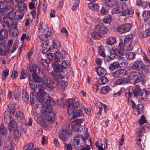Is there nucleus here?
Returning <instances> with one entry per match:
<instances>
[{
	"instance_id": "1",
	"label": "nucleus",
	"mask_w": 150,
	"mask_h": 150,
	"mask_svg": "<svg viewBox=\"0 0 150 150\" xmlns=\"http://www.w3.org/2000/svg\"><path fill=\"white\" fill-rule=\"evenodd\" d=\"M32 78L35 82L39 83L38 86L45 84L48 88H55L56 86L59 85H62L63 86V83L64 82L60 81L59 79L57 78H55L53 80H50V78L46 76H43L42 78H41L37 76L36 74H35Z\"/></svg>"
},
{
	"instance_id": "2",
	"label": "nucleus",
	"mask_w": 150,
	"mask_h": 150,
	"mask_svg": "<svg viewBox=\"0 0 150 150\" xmlns=\"http://www.w3.org/2000/svg\"><path fill=\"white\" fill-rule=\"evenodd\" d=\"M44 84L38 86L39 88L37 96V100L39 103H42V106L46 104L54 105L55 103L52 98L48 96L45 99L46 92L44 90L46 88Z\"/></svg>"
},
{
	"instance_id": "3",
	"label": "nucleus",
	"mask_w": 150,
	"mask_h": 150,
	"mask_svg": "<svg viewBox=\"0 0 150 150\" xmlns=\"http://www.w3.org/2000/svg\"><path fill=\"white\" fill-rule=\"evenodd\" d=\"M131 68L133 70L138 71L141 75L150 72V65L147 64L146 66L144 62L141 61H135L132 65Z\"/></svg>"
},
{
	"instance_id": "4",
	"label": "nucleus",
	"mask_w": 150,
	"mask_h": 150,
	"mask_svg": "<svg viewBox=\"0 0 150 150\" xmlns=\"http://www.w3.org/2000/svg\"><path fill=\"white\" fill-rule=\"evenodd\" d=\"M52 105L47 104L42 105L40 110L42 117L49 121H52L55 119V114L50 106Z\"/></svg>"
},
{
	"instance_id": "5",
	"label": "nucleus",
	"mask_w": 150,
	"mask_h": 150,
	"mask_svg": "<svg viewBox=\"0 0 150 150\" xmlns=\"http://www.w3.org/2000/svg\"><path fill=\"white\" fill-rule=\"evenodd\" d=\"M71 143L74 148H81L85 146V140L82 135H77L74 137Z\"/></svg>"
},
{
	"instance_id": "6",
	"label": "nucleus",
	"mask_w": 150,
	"mask_h": 150,
	"mask_svg": "<svg viewBox=\"0 0 150 150\" xmlns=\"http://www.w3.org/2000/svg\"><path fill=\"white\" fill-rule=\"evenodd\" d=\"M73 99H70L68 100L66 105L67 106V112L69 115L71 114L75 109L78 108L79 105L78 101L74 102Z\"/></svg>"
},
{
	"instance_id": "7",
	"label": "nucleus",
	"mask_w": 150,
	"mask_h": 150,
	"mask_svg": "<svg viewBox=\"0 0 150 150\" xmlns=\"http://www.w3.org/2000/svg\"><path fill=\"white\" fill-rule=\"evenodd\" d=\"M7 13V16L4 17L1 20V22L4 28H7L9 29V28L14 25V21L13 19L9 16L11 13Z\"/></svg>"
},
{
	"instance_id": "8",
	"label": "nucleus",
	"mask_w": 150,
	"mask_h": 150,
	"mask_svg": "<svg viewBox=\"0 0 150 150\" xmlns=\"http://www.w3.org/2000/svg\"><path fill=\"white\" fill-rule=\"evenodd\" d=\"M40 70L38 65L36 64H29L27 67L26 73L27 74L30 76H33L35 74H39L40 73Z\"/></svg>"
},
{
	"instance_id": "9",
	"label": "nucleus",
	"mask_w": 150,
	"mask_h": 150,
	"mask_svg": "<svg viewBox=\"0 0 150 150\" xmlns=\"http://www.w3.org/2000/svg\"><path fill=\"white\" fill-rule=\"evenodd\" d=\"M131 27V24L126 23L119 25L117 28V30L121 33H124L129 31Z\"/></svg>"
},
{
	"instance_id": "10",
	"label": "nucleus",
	"mask_w": 150,
	"mask_h": 150,
	"mask_svg": "<svg viewBox=\"0 0 150 150\" xmlns=\"http://www.w3.org/2000/svg\"><path fill=\"white\" fill-rule=\"evenodd\" d=\"M125 4L120 3L117 6L113 8L112 11V14H118L123 11L125 7Z\"/></svg>"
},
{
	"instance_id": "11",
	"label": "nucleus",
	"mask_w": 150,
	"mask_h": 150,
	"mask_svg": "<svg viewBox=\"0 0 150 150\" xmlns=\"http://www.w3.org/2000/svg\"><path fill=\"white\" fill-rule=\"evenodd\" d=\"M143 130L140 129L137 132V137L136 142L138 146L142 149H143L144 146L143 144L141 143V139Z\"/></svg>"
},
{
	"instance_id": "12",
	"label": "nucleus",
	"mask_w": 150,
	"mask_h": 150,
	"mask_svg": "<svg viewBox=\"0 0 150 150\" xmlns=\"http://www.w3.org/2000/svg\"><path fill=\"white\" fill-rule=\"evenodd\" d=\"M0 8L1 11L5 14H6V11L7 13H11V11L12 10L11 8L10 7H7L5 2L0 1Z\"/></svg>"
},
{
	"instance_id": "13",
	"label": "nucleus",
	"mask_w": 150,
	"mask_h": 150,
	"mask_svg": "<svg viewBox=\"0 0 150 150\" xmlns=\"http://www.w3.org/2000/svg\"><path fill=\"white\" fill-rule=\"evenodd\" d=\"M13 114L9 111H6L4 113V121L7 123L9 122L13 121Z\"/></svg>"
},
{
	"instance_id": "14",
	"label": "nucleus",
	"mask_w": 150,
	"mask_h": 150,
	"mask_svg": "<svg viewBox=\"0 0 150 150\" xmlns=\"http://www.w3.org/2000/svg\"><path fill=\"white\" fill-rule=\"evenodd\" d=\"M126 70L124 69H120L117 70L112 73V76L115 78L124 76L126 74Z\"/></svg>"
},
{
	"instance_id": "15",
	"label": "nucleus",
	"mask_w": 150,
	"mask_h": 150,
	"mask_svg": "<svg viewBox=\"0 0 150 150\" xmlns=\"http://www.w3.org/2000/svg\"><path fill=\"white\" fill-rule=\"evenodd\" d=\"M54 60L55 63H61L63 59V54L59 51H56L54 53Z\"/></svg>"
},
{
	"instance_id": "16",
	"label": "nucleus",
	"mask_w": 150,
	"mask_h": 150,
	"mask_svg": "<svg viewBox=\"0 0 150 150\" xmlns=\"http://www.w3.org/2000/svg\"><path fill=\"white\" fill-rule=\"evenodd\" d=\"M51 35V32L49 30V29L47 28L45 30V34L40 36V38L42 41H46L48 39H49L50 38H51L50 37Z\"/></svg>"
},
{
	"instance_id": "17",
	"label": "nucleus",
	"mask_w": 150,
	"mask_h": 150,
	"mask_svg": "<svg viewBox=\"0 0 150 150\" xmlns=\"http://www.w3.org/2000/svg\"><path fill=\"white\" fill-rule=\"evenodd\" d=\"M8 126V129L9 132H13L17 128V124L14 121L9 122Z\"/></svg>"
},
{
	"instance_id": "18",
	"label": "nucleus",
	"mask_w": 150,
	"mask_h": 150,
	"mask_svg": "<svg viewBox=\"0 0 150 150\" xmlns=\"http://www.w3.org/2000/svg\"><path fill=\"white\" fill-rule=\"evenodd\" d=\"M96 31L99 32L103 34H105L108 31V29L105 27L100 25H97L95 28Z\"/></svg>"
},
{
	"instance_id": "19",
	"label": "nucleus",
	"mask_w": 150,
	"mask_h": 150,
	"mask_svg": "<svg viewBox=\"0 0 150 150\" xmlns=\"http://www.w3.org/2000/svg\"><path fill=\"white\" fill-rule=\"evenodd\" d=\"M130 81V79L128 78L125 77L117 79L115 81V82L117 84L120 85L122 83H129Z\"/></svg>"
},
{
	"instance_id": "20",
	"label": "nucleus",
	"mask_w": 150,
	"mask_h": 150,
	"mask_svg": "<svg viewBox=\"0 0 150 150\" xmlns=\"http://www.w3.org/2000/svg\"><path fill=\"white\" fill-rule=\"evenodd\" d=\"M141 89L140 88L139 84H137L134 87V88L133 90V93L134 96L137 97L140 96Z\"/></svg>"
},
{
	"instance_id": "21",
	"label": "nucleus",
	"mask_w": 150,
	"mask_h": 150,
	"mask_svg": "<svg viewBox=\"0 0 150 150\" xmlns=\"http://www.w3.org/2000/svg\"><path fill=\"white\" fill-rule=\"evenodd\" d=\"M96 71L99 76H105L106 74V72L105 69L99 66L96 69Z\"/></svg>"
},
{
	"instance_id": "22",
	"label": "nucleus",
	"mask_w": 150,
	"mask_h": 150,
	"mask_svg": "<svg viewBox=\"0 0 150 150\" xmlns=\"http://www.w3.org/2000/svg\"><path fill=\"white\" fill-rule=\"evenodd\" d=\"M13 114H14L15 116L16 117L18 118L21 120V122H25V118L22 112L20 110H16Z\"/></svg>"
},
{
	"instance_id": "23",
	"label": "nucleus",
	"mask_w": 150,
	"mask_h": 150,
	"mask_svg": "<svg viewBox=\"0 0 150 150\" xmlns=\"http://www.w3.org/2000/svg\"><path fill=\"white\" fill-rule=\"evenodd\" d=\"M67 133L66 130H62L59 133V139L65 142L67 140Z\"/></svg>"
},
{
	"instance_id": "24",
	"label": "nucleus",
	"mask_w": 150,
	"mask_h": 150,
	"mask_svg": "<svg viewBox=\"0 0 150 150\" xmlns=\"http://www.w3.org/2000/svg\"><path fill=\"white\" fill-rule=\"evenodd\" d=\"M52 67L54 71L57 72H60L63 69L60 63L54 62L52 64Z\"/></svg>"
},
{
	"instance_id": "25",
	"label": "nucleus",
	"mask_w": 150,
	"mask_h": 150,
	"mask_svg": "<svg viewBox=\"0 0 150 150\" xmlns=\"http://www.w3.org/2000/svg\"><path fill=\"white\" fill-rule=\"evenodd\" d=\"M117 0H105L106 5L112 7L115 5L117 3Z\"/></svg>"
},
{
	"instance_id": "26",
	"label": "nucleus",
	"mask_w": 150,
	"mask_h": 150,
	"mask_svg": "<svg viewBox=\"0 0 150 150\" xmlns=\"http://www.w3.org/2000/svg\"><path fill=\"white\" fill-rule=\"evenodd\" d=\"M116 43V39L114 37L108 38L106 40V43L108 45L111 46Z\"/></svg>"
},
{
	"instance_id": "27",
	"label": "nucleus",
	"mask_w": 150,
	"mask_h": 150,
	"mask_svg": "<svg viewBox=\"0 0 150 150\" xmlns=\"http://www.w3.org/2000/svg\"><path fill=\"white\" fill-rule=\"evenodd\" d=\"M7 131L3 123H1L0 126V134L4 136H6Z\"/></svg>"
},
{
	"instance_id": "28",
	"label": "nucleus",
	"mask_w": 150,
	"mask_h": 150,
	"mask_svg": "<svg viewBox=\"0 0 150 150\" xmlns=\"http://www.w3.org/2000/svg\"><path fill=\"white\" fill-rule=\"evenodd\" d=\"M134 10L132 8H129L124 10L122 12V16H126L128 15L132 14L134 13Z\"/></svg>"
},
{
	"instance_id": "29",
	"label": "nucleus",
	"mask_w": 150,
	"mask_h": 150,
	"mask_svg": "<svg viewBox=\"0 0 150 150\" xmlns=\"http://www.w3.org/2000/svg\"><path fill=\"white\" fill-rule=\"evenodd\" d=\"M119 63L117 62H115L110 64L109 67V69L113 71L119 68Z\"/></svg>"
},
{
	"instance_id": "30",
	"label": "nucleus",
	"mask_w": 150,
	"mask_h": 150,
	"mask_svg": "<svg viewBox=\"0 0 150 150\" xmlns=\"http://www.w3.org/2000/svg\"><path fill=\"white\" fill-rule=\"evenodd\" d=\"M17 3V7L21 11H24L26 9V6L23 2Z\"/></svg>"
},
{
	"instance_id": "31",
	"label": "nucleus",
	"mask_w": 150,
	"mask_h": 150,
	"mask_svg": "<svg viewBox=\"0 0 150 150\" xmlns=\"http://www.w3.org/2000/svg\"><path fill=\"white\" fill-rule=\"evenodd\" d=\"M110 90V87L108 86H105L101 87L100 90V93L101 94H105L108 93Z\"/></svg>"
},
{
	"instance_id": "32",
	"label": "nucleus",
	"mask_w": 150,
	"mask_h": 150,
	"mask_svg": "<svg viewBox=\"0 0 150 150\" xmlns=\"http://www.w3.org/2000/svg\"><path fill=\"white\" fill-rule=\"evenodd\" d=\"M92 38L94 40H98L102 38V35L96 32H93L91 34Z\"/></svg>"
},
{
	"instance_id": "33",
	"label": "nucleus",
	"mask_w": 150,
	"mask_h": 150,
	"mask_svg": "<svg viewBox=\"0 0 150 150\" xmlns=\"http://www.w3.org/2000/svg\"><path fill=\"white\" fill-rule=\"evenodd\" d=\"M88 8L91 10L93 11L97 10L98 9V6L97 4L90 3L88 4Z\"/></svg>"
},
{
	"instance_id": "34",
	"label": "nucleus",
	"mask_w": 150,
	"mask_h": 150,
	"mask_svg": "<svg viewBox=\"0 0 150 150\" xmlns=\"http://www.w3.org/2000/svg\"><path fill=\"white\" fill-rule=\"evenodd\" d=\"M18 34V30L16 28H12L10 31V35L13 37L16 36Z\"/></svg>"
},
{
	"instance_id": "35",
	"label": "nucleus",
	"mask_w": 150,
	"mask_h": 150,
	"mask_svg": "<svg viewBox=\"0 0 150 150\" xmlns=\"http://www.w3.org/2000/svg\"><path fill=\"white\" fill-rule=\"evenodd\" d=\"M132 42H129L126 43L125 44V50L127 51L131 50L134 46V44H132Z\"/></svg>"
},
{
	"instance_id": "36",
	"label": "nucleus",
	"mask_w": 150,
	"mask_h": 150,
	"mask_svg": "<svg viewBox=\"0 0 150 150\" xmlns=\"http://www.w3.org/2000/svg\"><path fill=\"white\" fill-rule=\"evenodd\" d=\"M60 63L61 64V66L63 69H66L70 66L69 63L66 60H62L61 63Z\"/></svg>"
},
{
	"instance_id": "37",
	"label": "nucleus",
	"mask_w": 150,
	"mask_h": 150,
	"mask_svg": "<svg viewBox=\"0 0 150 150\" xmlns=\"http://www.w3.org/2000/svg\"><path fill=\"white\" fill-rule=\"evenodd\" d=\"M4 28L1 29L0 31V35L2 38H6L8 35L7 30L8 29H7L6 28Z\"/></svg>"
},
{
	"instance_id": "38",
	"label": "nucleus",
	"mask_w": 150,
	"mask_h": 150,
	"mask_svg": "<svg viewBox=\"0 0 150 150\" xmlns=\"http://www.w3.org/2000/svg\"><path fill=\"white\" fill-rule=\"evenodd\" d=\"M8 52V50L6 49L4 44L0 45V54L5 55Z\"/></svg>"
},
{
	"instance_id": "39",
	"label": "nucleus",
	"mask_w": 150,
	"mask_h": 150,
	"mask_svg": "<svg viewBox=\"0 0 150 150\" xmlns=\"http://www.w3.org/2000/svg\"><path fill=\"white\" fill-rule=\"evenodd\" d=\"M108 80L107 78L103 76L98 80V83L100 85L105 84L108 82Z\"/></svg>"
},
{
	"instance_id": "40",
	"label": "nucleus",
	"mask_w": 150,
	"mask_h": 150,
	"mask_svg": "<svg viewBox=\"0 0 150 150\" xmlns=\"http://www.w3.org/2000/svg\"><path fill=\"white\" fill-rule=\"evenodd\" d=\"M133 38V35L131 34H129L127 35L125 38L124 41L125 42V44H126V43L129 42H132V40Z\"/></svg>"
},
{
	"instance_id": "41",
	"label": "nucleus",
	"mask_w": 150,
	"mask_h": 150,
	"mask_svg": "<svg viewBox=\"0 0 150 150\" xmlns=\"http://www.w3.org/2000/svg\"><path fill=\"white\" fill-rule=\"evenodd\" d=\"M49 62L50 61L47 59H41L40 60V64L44 67H47Z\"/></svg>"
},
{
	"instance_id": "42",
	"label": "nucleus",
	"mask_w": 150,
	"mask_h": 150,
	"mask_svg": "<svg viewBox=\"0 0 150 150\" xmlns=\"http://www.w3.org/2000/svg\"><path fill=\"white\" fill-rule=\"evenodd\" d=\"M29 83L30 87L33 90L35 91L37 90V87L36 85L35 82L30 80L29 81Z\"/></svg>"
},
{
	"instance_id": "43",
	"label": "nucleus",
	"mask_w": 150,
	"mask_h": 150,
	"mask_svg": "<svg viewBox=\"0 0 150 150\" xmlns=\"http://www.w3.org/2000/svg\"><path fill=\"white\" fill-rule=\"evenodd\" d=\"M8 107L12 113H14L16 111V108L15 104H10L8 106Z\"/></svg>"
},
{
	"instance_id": "44",
	"label": "nucleus",
	"mask_w": 150,
	"mask_h": 150,
	"mask_svg": "<svg viewBox=\"0 0 150 150\" xmlns=\"http://www.w3.org/2000/svg\"><path fill=\"white\" fill-rule=\"evenodd\" d=\"M107 55L110 59H113L115 57L114 50L113 49L110 50Z\"/></svg>"
},
{
	"instance_id": "45",
	"label": "nucleus",
	"mask_w": 150,
	"mask_h": 150,
	"mask_svg": "<svg viewBox=\"0 0 150 150\" xmlns=\"http://www.w3.org/2000/svg\"><path fill=\"white\" fill-rule=\"evenodd\" d=\"M135 108L136 109L138 114H140L143 110L144 106L142 104H139L136 106Z\"/></svg>"
},
{
	"instance_id": "46",
	"label": "nucleus",
	"mask_w": 150,
	"mask_h": 150,
	"mask_svg": "<svg viewBox=\"0 0 150 150\" xmlns=\"http://www.w3.org/2000/svg\"><path fill=\"white\" fill-rule=\"evenodd\" d=\"M99 54L100 55L104 57L105 56L104 50L103 49V46H99L98 47Z\"/></svg>"
},
{
	"instance_id": "47",
	"label": "nucleus",
	"mask_w": 150,
	"mask_h": 150,
	"mask_svg": "<svg viewBox=\"0 0 150 150\" xmlns=\"http://www.w3.org/2000/svg\"><path fill=\"white\" fill-rule=\"evenodd\" d=\"M112 19V16L110 15H109L104 17L103 20V21L104 23H109L111 22Z\"/></svg>"
},
{
	"instance_id": "48",
	"label": "nucleus",
	"mask_w": 150,
	"mask_h": 150,
	"mask_svg": "<svg viewBox=\"0 0 150 150\" xmlns=\"http://www.w3.org/2000/svg\"><path fill=\"white\" fill-rule=\"evenodd\" d=\"M126 58L129 59H132L135 57V55L134 53L132 52H129L126 54Z\"/></svg>"
},
{
	"instance_id": "49",
	"label": "nucleus",
	"mask_w": 150,
	"mask_h": 150,
	"mask_svg": "<svg viewBox=\"0 0 150 150\" xmlns=\"http://www.w3.org/2000/svg\"><path fill=\"white\" fill-rule=\"evenodd\" d=\"M8 69H6L3 71L2 72V79L4 80L5 79L8 75Z\"/></svg>"
},
{
	"instance_id": "50",
	"label": "nucleus",
	"mask_w": 150,
	"mask_h": 150,
	"mask_svg": "<svg viewBox=\"0 0 150 150\" xmlns=\"http://www.w3.org/2000/svg\"><path fill=\"white\" fill-rule=\"evenodd\" d=\"M83 114L81 110L79 109L76 110L73 114V116L75 117H79Z\"/></svg>"
},
{
	"instance_id": "51",
	"label": "nucleus",
	"mask_w": 150,
	"mask_h": 150,
	"mask_svg": "<svg viewBox=\"0 0 150 150\" xmlns=\"http://www.w3.org/2000/svg\"><path fill=\"white\" fill-rule=\"evenodd\" d=\"M52 47L54 49H58L60 48L61 46V44L59 42H55L54 41H53Z\"/></svg>"
},
{
	"instance_id": "52",
	"label": "nucleus",
	"mask_w": 150,
	"mask_h": 150,
	"mask_svg": "<svg viewBox=\"0 0 150 150\" xmlns=\"http://www.w3.org/2000/svg\"><path fill=\"white\" fill-rule=\"evenodd\" d=\"M125 42L124 41L123 43V42H120L119 44V45L117 47L118 50H122V51L125 48Z\"/></svg>"
},
{
	"instance_id": "53",
	"label": "nucleus",
	"mask_w": 150,
	"mask_h": 150,
	"mask_svg": "<svg viewBox=\"0 0 150 150\" xmlns=\"http://www.w3.org/2000/svg\"><path fill=\"white\" fill-rule=\"evenodd\" d=\"M22 98L24 101L26 102L28 101L29 100V95L27 93L23 92Z\"/></svg>"
},
{
	"instance_id": "54",
	"label": "nucleus",
	"mask_w": 150,
	"mask_h": 150,
	"mask_svg": "<svg viewBox=\"0 0 150 150\" xmlns=\"http://www.w3.org/2000/svg\"><path fill=\"white\" fill-rule=\"evenodd\" d=\"M37 97L33 94L30 95V101L32 104H33L36 101V98Z\"/></svg>"
},
{
	"instance_id": "55",
	"label": "nucleus",
	"mask_w": 150,
	"mask_h": 150,
	"mask_svg": "<svg viewBox=\"0 0 150 150\" xmlns=\"http://www.w3.org/2000/svg\"><path fill=\"white\" fill-rule=\"evenodd\" d=\"M18 42L17 41H15L13 45V48L11 52V53H13L16 50L17 48L18 47Z\"/></svg>"
},
{
	"instance_id": "56",
	"label": "nucleus",
	"mask_w": 150,
	"mask_h": 150,
	"mask_svg": "<svg viewBox=\"0 0 150 150\" xmlns=\"http://www.w3.org/2000/svg\"><path fill=\"white\" fill-rule=\"evenodd\" d=\"M40 25V28H39V30L41 32L43 33L44 32L45 29L47 28L46 25H43V24L42 22H40L39 23Z\"/></svg>"
},
{
	"instance_id": "57",
	"label": "nucleus",
	"mask_w": 150,
	"mask_h": 150,
	"mask_svg": "<svg viewBox=\"0 0 150 150\" xmlns=\"http://www.w3.org/2000/svg\"><path fill=\"white\" fill-rule=\"evenodd\" d=\"M14 134L16 138L18 139L19 138L21 135V133L19 132L17 128L13 131Z\"/></svg>"
},
{
	"instance_id": "58",
	"label": "nucleus",
	"mask_w": 150,
	"mask_h": 150,
	"mask_svg": "<svg viewBox=\"0 0 150 150\" xmlns=\"http://www.w3.org/2000/svg\"><path fill=\"white\" fill-rule=\"evenodd\" d=\"M142 81V78L141 77L137 78L134 81V84L136 85L137 84H139V83H141Z\"/></svg>"
},
{
	"instance_id": "59",
	"label": "nucleus",
	"mask_w": 150,
	"mask_h": 150,
	"mask_svg": "<svg viewBox=\"0 0 150 150\" xmlns=\"http://www.w3.org/2000/svg\"><path fill=\"white\" fill-rule=\"evenodd\" d=\"M146 122V120L143 115L141 116V118L139 122V123L140 125H143Z\"/></svg>"
},
{
	"instance_id": "60",
	"label": "nucleus",
	"mask_w": 150,
	"mask_h": 150,
	"mask_svg": "<svg viewBox=\"0 0 150 150\" xmlns=\"http://www.w3.org/2000/svg\"><path fill=\"white\" fill-rule=\"evenodd\" d=\"M140 94V96H142L146 97L147 96L148 92L145 89H143L141 90Z\"/></svg>"
},
{
	"instance_id": "61",
	"label": "nucleus",
	"mask_w": 150,
	"mask_h": 150,
	"mask_svg": "<svg viewBox=\"0 0 150 150\" xmlns=\"http://www.w3.org/2000/svg\"><path fill=\"white\" fill-rule=\"evenodd\" d=\"M100 11V13L102 15H105L108 13V11L104 6H102Z\"/></svg>"
},
{
	"instance_id": "62",
	"label": "nucleus",
	"mask_w": 150,
	"mask_h": 150,
	"mask_svg": "<svg viewBox=\"0 0 150 150\" xmlns=\"http://www.w3.org/2000/svg\"><path fill=\"white\" fill-rule=\"evenodd\" d=\"M60 75L62 77H64L67 74L68 72L66 70H64L63 69L60 72Z\"/></svg>"
},
{
	"instance_id": "63",
	"label": "nucleus",
	"mask_w": 150,
	"mask_h": 150,
	"mask_svg": "<svg viewBox=\"0 0 150 150\" xmlns=\"http://www.w3.org/2000/svg\"><path fill=\"white\" fill-rule=\"evenodd\" d=\"M115 55H116V56H120L123 55L122 51V50H118L117 49H115L114 51Z\"/></svg>"
},
{
	"instance_id": "64",
	"label": "nucleus",
	"mask_w": 150,
	"mask_h": 150,
	"mask_svg": "<svg viewBox=\"0 0 150 150\" xmlns=\"http://www.w3.org/2000/svg\"><path fill=\"white\" fill-rule=\"evenodd\" d=\"M150 36V28H148L145 30L144 36L147 37Z\"/></svg>"
}]
</instances>
